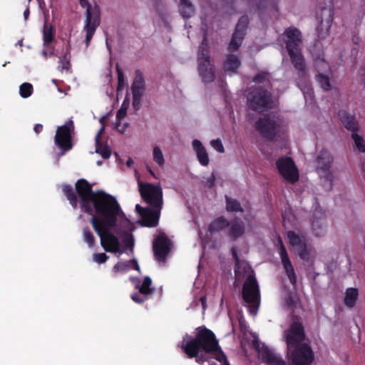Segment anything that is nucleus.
<instances>
[{"mask_svg":"<svg viewBox=\"0 0 365 365\" xmlns=\"http://www.w3.org/2000/svg\"><path fill=\"white\" fill-rule=\"evenodd\" d=\"M73 123L71 120L65 125L59 126L55 135L56 144L63 151L70 150L72 147L71 135L73 132Z\"/></svg>","mask_w":365,"mask_h":365,"instance_id":"nucleus-11","label":"nucleus"},{"mask_svg":"<svg viewBox=\"0 0 365 365\" xmlns=\"http://www.w3.org/2000/svg\"><path fill=\"white\" fill-rule=\"evenodd\" d=\"M42 128H43L42 125H41V124H37V125L34 127V131H35L36 133H39L42 130Z\"/></svg>","mask_w":365,"mask_h":365,"instance_id":"nucleus-51","label":"nucleus"},{"mask_svg":"<svg viewBox=\"0 0 365 365\" xmlns=\"http://www.w3.org/2000/svg\"><path fill=\"white\" fill-rule=\"evenodd\" d=\"M198 70L205 82L212 81L214 78L212 68L210 63L207 50L202 49L198 54Z\"/></svg>","mask_w":365,"mask_h":365,"instance_id":"nucleus-14","label":"nucleus"},{"mask_svg":"<svg viewBox=\"0 0 365 365\" xmlns=\"http://www.w3.org/2000/svg\"><path fill=\"white\" fill-rule=\"evenodd\" d=\"M287 239L295 252L303 260H309L314 257L315 251L312 247L307 245L303 235L289 231L287 232Z\"/></svg>","mask_w":365,"mask_h":365,"instance_id":"nucleus-8","label":"nucleus"},{"mask_svg":"<svg viewBox=\"0 0 365 365\" xmlns=\"http://www.w3.org/2000/svg\"><path fill=\"white\" fill-rule=\"evenodd\" d=\"M159 17L161 18L163 20L165 19L164 14H159Z\"/></svg>","mask_w":365,"mask_h":365,"instance_id":"nucleus-56","label":"nucleus"},{"mask_svg":"<svg viewBox=\"0 0 365 365\" xmlns=\"http://www.w3.org/2000/svg\"><path fill=\"white\" fill-rule=\"evenodd\" d=\"M219 362L220 363V365H225V364L222 361H219ZM209 365H217V364L215 362L211 361L209 363ZM228 365H230L229 362H228Z\"/></svg>","mask_w":365,"mask_h":365,"instance_id":"nucleus-54","label":"nucleus"},{"mask_svg":"<svg viewBox=\"0 0 365 365\" xmlns=\"http://www.w3.org/2000/svg\"><path fill=\"white\" fill-rule=\"evenodd\" d=\"M179 11L184 19H187L194 14L195 9L190 0H180Z\"/></svg>","mask_w":365,"mask_h":365,"instance_id":"nucleus-23","label":"nucleus"},{"mask_svg":"<svg viewBox=\"0 0 365 365\" xmlns=\"http://www.w3.org/2000/svg\"><path fill=\"white\" fill-rule=\"evenodd\" d=\"M170 240L163 233H160L153 244L155 255L159 261L165 260L170 250Z\"/></svg>","mask_w":365,"mask_h":365,"instance_id":"nucleus-17","label":"nucleus"},{"mask_svg":"<svg viewBox=\"0 0 365 365\" xmlns=\"http://www.w3.org/2000/svg\"><path fill=\"white\" fill-rule=\"evenodd\" d=\"M133 262H120L117 263L113 268V272L115 274L123 273L128 269L129 267L131 264H133Z\"/></svg>","mask_w":365,"mask_h":365,"instance_id":"nucleus-33","label":"nucleus"},{"mask_svg":"<svg viewBox=\"0 0 365 365\" xmlns=\"http://www.w3.org/2000/svg\"><path fill=\"white\" fill-rule=\"evenodd\" d=\"M304 339L302 324L294 321L286 331L288 365H311L313 362L314 352L309 344L303 342Z\"/></svg>","mask_w":365,"mask_h":365,"instance_id":"nucleus-2","label":"nucleus"},{"mask_svg":"<svg viewBox=\"0 0 365 365\" xmlns=\"http://www.w3.org/2000/svg\"><path fill=\"white\" fill-rule=\"evenodd\" d=\"M211 147L220 153L225 152V148L222 141L220 139H215L210 141Z\"/></svg>","mask_w":365,"mask_h":365,"instance_id":"nucleus-40","label":"nucleus"},{"mask_svg":"<svg viewBox=\"0 0 365 365\" xmlns=\"http://www.w3.org/2000/svg\"><path fill=\"white\" fill-rule=\"evenodd\" d=\"M106 120V117H102L100 119V122L102 125L101 129L99 130L98 133L96 135V153L100 154L103 158H108L110 156L111 150L108 146H103L100 143V137L103 134L104 129H105V122Z\"/></svg>","mask_w":365,"mask_h":365,"instance_id":"nucleus-21","label":"nucleus"},{"mask_svg":"<svg viewBox=\"0 0 365 365\" xmlns=\"http://www.w3.org/2000/svg\"><path fill=\"white\" fill-rule=\"evenodd\" d=\"M192 147L200 164L202 166H207L210 162L209 155L202 143L198 140H194L192 142Z\"/></svg>","mask_w":365,"mask_h":365,"instance_id":"nucleus-22","label":"nucleus"},{"mask_svg":"<svg viewBox=\"0 0 365 365\" xmlns=\"http://www.w3.org/2000/svg\"><path fill=\"white\" fill-rule=\"evenodd\" d=\"M83 240L91 247L94 245V237L90 230L84 229L83 231Z\"/></svg>","mask_w":365,"mask_h":365,"instance_id":"nucleus-37","label":"nucleus"},{"mask_svg":"<svg viewBox=\"0 0 365 365\" xmlns=\"http://www.w3.org/2000/svg\"><path fill=\"white\" fill-rule=\"evenodd\" d=\"M278 245L279 247V256L283 270L286 274L288 279L292 284H295L297 281V276L294 267L289 258L288 254L285 247L280 239H278Z\"/></svg>","mask_w":365,"mask_h":365,"instance_id":"nucleus-15","label":"nucleus"},{"mask_svg":"<svg viewBox=\"0 0 365 365\" xmlns=\"http://www.w3.org/2000/svg\"><path fill=\"white\" fill-rule=\"evenodd\" d=\"M267 75L266 73H260L255 78V81L261 82L267 78Z\"/></svg>","mask_w":365,"mask_h":365,"instance_id":"nucleus-49","label":"nucleus"},{"mask_svg":"<svg viewBox=\"0 0 365 365\" xmlns=\"http://www.w3.org/2000/svg\"><path fill=\"white\" fill-rule=\"evenodd\" d=\"M148 170L150 173V174L155 178H156L155 173L153 171V170L150 168H148Z\"/></svg>","mask_w":365,"mask_h":365,"instance_id":"nucleus-55","label":"nucleus"},{"mask_svg":"<svg viewBox=\"0 0 365 365\" xmlns=\"http://www.w3.org/2000/svg\"><path fill=\"white\" fill-rule=\"evenodd\" d=\"M62 190L64 192L65 195L67 197L68 200L70 201V203L74 208L77 207L78 201L77 199L73 192L72 188L69 185H63Z\"/></svg>","mask_w":365,"mask_h":365,"instance_id":"nucleus-29","label":"nucleus"},{"mask_svg":"<svg viewBox=\"0 0 365 365\" xmlns=\"http://www.w3.org/2000/svg\"><path fill=\"white\" fill-rule=\"evenodd\" d=\"M227 211H239L240 210V205L235 200L227 198Z\"/></svg>","mask_w":365,"mask_h":365,"instance_id":"nucleus-38","label":"nucleus"},{"mask_svg":"<svg viewBox=\"0 0 365 365\" xmlns=\"http://www.w3.org/2000/svg\"><path fill=\"white\" fill-rule=\"evenodd\" d=\"M277 167L283 178L290 182L294 183L299 180V171L293 160L289 158H282L277 162Z\"/></svg>","mask_w":365,"mask_h":365,"instance_id":"nucleus-9","label":"nucleus"},{"mask_svg":"<svg viewBox=\"0 0 365 365\" xmlns=\"http://www.w3.org/2000/svg\"><path fill=\"white\" fill-rule=\"evenodd\" d=\"M299 86L300 87L301 90L304 93L305 98H309L311 99L312 98V92L309 87H308L307 86H305L304 87H302V85L299 83Z\"/></svg>","mask_w":365,"mask_h":365,"instance_id":"nucleus-42","label":"nucleus"},{"mask_svg":"<svg viewBox=\"0 0 365 365\" xmlns=\"http://www.w3.org/2000/svg\"><path fill=\"white\" fill-rule=\"evenodd\" d=\"M96 163H97L98 165H101V162H100V161H98Z\"/></svg>","mask_w":365,"mask_h":365,"instance_id":"nucleus-59","label":"nucleus"},{"mask_svg":"<svg viewBox=\"0 0 365 365\" xmlns=\"http://www.w3.org/2000/svg\"><path fill=\"white\" fill-rule=\"evenodd\" d=\"M117 74H118V88H117V95L118 96L120 94V91H122L124 87L126 86V80L124 77L123 70L120 68L119 66H116Z\"/></svg>","mask_w":365,"mask_h":365,"instance_id":"nucleus-31","label":"nucleus"},{"mask_svg":"<svg viewBox=\"0 0 365 365\" xmlns=\"http://www.w3.org/2000/svg\"><path fill=\"white\" fill-rule=\"evenodd\" d=\"M207 354H206L205 352V354H197V356H195L194 358H195V361L198 364H203L205 361L207 360V357H206V355ZM212 355H214L213 358L215 357V354H211Z\"/></svg>","mask_w":365,"mask_h":365,"instance_id":"nucleus-45","label":"nucleus"},{"mask_svg":"<svg viewBox=\"0 0 365 365\" xmlns=\"http://www.w3.org/2000/svg\"><path fill=\"white\" fill-rule=\"evenodd\" d=\"M331 163V156L326 153L324 157L319 158L317 160V167L319 170H326L329 169Z\"/></svg>","mask_w":365,"mask_h":365,"instance_id":"nucleus-30","label":"nucleus"},{"mask_svg":"<svg viewBox=\"0 0 365 365\" xmlns=\"http://www.w3.org/2000/svg\"><path fill=\"white\" fill-rule=\"evenodd\" d=\"M81 6L86 9V19L83 31L86 32V43L88 46L96 29L100 25V10L96 4H90L88 0H82Z\"/></svg>","mask_w":365,"mask_h":365,"instance_id":"nucleus-7","label":"nucleus"},{"mask_svg":"<svg viewBox=\"0 0 365 365\" xmlns=\"http://www.w3.org/2000/svg\"><path fill=\"white\" fill-rule=\"evenodd\" d=\"M53 41V31L51 26H44L43 29V46H49Z\"/></svg>","mask_w":365,"mask_h":365,"instance_id":"nucleus-34","label":"nucleus"},{"mask_svg":"<svg viewBox=\"0 0 365 365\" xmlns=\"http://www.w3.org/2000/svg\"><path fill=\"white\" fill-rule=\"evenodd\" d=\"M129 106H130V100H129V97H128V93H127L120 108L127 111V110L129 108Z\"/></svg>","mask_w":365,"mask_h":365,"instance_id":"nucleus-47","label":"nucleus"},{"mask_svg":"<svg viewBox=\"0 0 365 365\" xmlns=\"http://www.w3.org/2000/svg\"><path fill=\"white\" fill-rule=\"evenodd\" d=\"M133 106L138 108L145 91L144 78L141 73H137L132 84Z\"/></svg>","mask_w":365,"mask_h":365,"instance_id":"nucleus-19","label":"nucleus"},{"mask_svg":"<svg viewBox=\"0 0 365 365\" xmlns=\"http://www.w3.org/2000/svg\"><path fill=\"white\" fill-rule=\"evenodd\" d=\"M252 346L256 350L259 356L261 357L262 361L268 365H286L285 361L277 356L266 345L261 344V342L257 338H255L252 341Z\"/></svg>","mask_w":365,"mask_h":365,"instance_id":"nucleus-10","label":"nucleus"},{"mask_svg":"<svg viewBox=\"0 0 365 365\" xmlns=\"http://www.w3.org/2000/svg\"><path fill=\"white\" fill-rule=\"evenodd\" d=\"M228 225H230V224L223 217H220L214 220L210 225L208 231L210 233L219 232Z\"/></svg>","mask_w":365,"mask_h":365,"instance_id":"nucleus-27","label":"nucleus"},{"mask_svg":"<svg viewBox=\"0 0 365 365\" xmlns=\"http://www.w3.org/2000/svg\"><path fill=\"white\" fill-rule=\"evenodd\" d=\"M358 298V290L354 288H349L346 290L344 296V304L348 307H352Z\"/></svg>","mask_w":365,"mask_h":365,"instance_id":"nucleus-25","label":"nucleus"},{"mask_svg":"<svg viewBox=\"0 0 365 365\" xmlns=\"http://www.w3.org/2000/svg\"><path fill=\"white\" fill-rule=\"evenodd\" d=\"M182 349L188 358H194L202 350L206 354H215L214 359L217 361H224L228 365V360L220 348L214 333L207 329H202L198 331L195 338L182 345Z\"/></svg>","mask_w":365,"mask_h":365,"instance_id":"nucleus-4","label":"nucleus"},{"mask_svg":"<svg viewBox=\"0 0 365 365\" xmlns=\"http://www.w3.org/2000/svg\"><path fill=\"white\" fill-rule=\"evenodd\" d=\"M152 159L159 167L162 168L165 164V158L159 145H155L152 148Z\"/></svg>","mask_w":365,"mask_h":365,"instance_id":"nucleus-24","label":"nucleus"},{"mask_svg":"<svg viewBox=\"0 0 365 365\" xmlns=\"http://www.w3.org/2000/svg\"><path fill=\"white\" fill-rule=\"evenodd\" d=\"M193 304H195L196 306L201 305L203 310L206 308V297L205 296H201L197 299H195L193 302Z\"/></svg>","mask_w":365,"mask_h":365,"instance_id":"nucleus-43","label":"nucleus"},{"mask_svg":"<svg viewBox=\"0 0 365 365\" xmlns=\"http://www.w3.org/2000/svg\"><path fill=\"white\" fill-rule=\"evenodd\" d=\"M29 8H27L24 12V19L26 20L29 17Z\"/></svg>","mask_w":365,"mask_h":365,"instance_id":"nucleus-52","label":"nucleus"},{"mask_svg":"<svg viewBox=\"0 0 365 365\" xmlns=\"http://www.w3.org/2000/svg\"><path fill=\"white\" fill-rule=\"evenodd\" d=\"M76 188L81 198V210L92 216L93 227L100 237L103 249L119 256L132 247L135 226L117 199L102 190L93 192L85 180H79Z\"/></svg>","mask_w":365,"mask_h":365,"instance_id":"nucleus-1","label":"nucleus"},{"mask_svg":"<svg viewBox=\"0 0 365 365\" xmlns=\"http://www.w3.org/2000/svg\"><path fill=\"white\" fill-rule=\"evenodd\" d=\"M284 40L287 49L296 69L302 71L304 68V60L300 53L299 45L302 42L301 33L296 29L289 28L284 33Z\"/></svg>","mask_w":365,"mask_h":365,"instance_id":"nucleus-6","label":"nucleus"},{"mask_svg":"<svg viewBox=\"0 0 365 365\" xmlns=\"http://www.w3.org/2000/svg\"><path fill=\"white\" fill-rule=\"evenodd\" d=\"M134 266H135V269H137V270L139 269V266L137 264H135Z\"/></svg>","mask_w":365,"mask_h":365,"instance_id":"nucleus-57","label":"nucleus"},{"mask_svg":"<svg viewBox=\"0 0 365 365\" xmlns=\"http://www.w3.org/2000/svg\"><path fill=\"white\" fill-rule=\"evenodd\" d=\"M248 21L245 16L242 17L237 26L235 31L232 36V38L230 43V48L231 49H237L240 47L242 43V39L245 36V31L247 26Z\"/></svg>","mask_w":365,"mask_h":365,"instance_id":"nucleus-20","label":"nucleus"},{"mask_svg":"<svg viewBox=\"0 0 365 365\" xmlns=\"http://www.w3.org/2000/svg\"><path fill=\"white\" fill-rule=\"evenodd\" d=\"M133 283L139 292L131 295L132 299L138 304L144 302L153 292V289L150 287L151 279L146 277L142 282L134 279Z\"/></svg>","mask_w":365,"mask_h":365,"instance_id":"nucleus-13","label":"nucleus"},{"mask_svg":"<svg viewBox=\"0 0 365 365\" xmlns=\"http://www.w3.org/2000/svg\"><path fill=\"white\" fill-rule=\"evenodd\" d=\"M33 92V86L29 83H24L19 88V93L24 98L29 97Z\"/></svg>","mask_w":365,"mask_h":365,"instance_id":"nucleus-32","label":"nucleus"},{"mask_svg":"<svg viewBox=\"0 0 365 365\" xmlns=\"http://www.w3.org/2000/svg\"><path fill=\"white\" fill-rule=\"evenodd\" d=\"M256 129L264 137L272 138L278 132L279 126L275 120L264 118L257 123Z\"/></svg>","mask_w":365,"mask_h":365,"instance_id":"nucleus-18","label":"nucleus"},{"mask_svg":"<svg viewBox=\"0 0 365 365\" xmlns=\"http://www.w3.org/2000/svg\"><path fill=\"white\" fill-rule=\"evenodd\" d=\"M128 127V123H127L126 120H118L116 119L114 123L115 129L117 130L120 133H123L126 130Z\"/></svg>","mask_w":365,"mask_h":365,"instance_id":"nucleus-39","label":"nucleus"},{"mask_svg":"<svg viewBox=\"0 0 365 365\" xmlns=\"http://www.w3.org/2000/svg\"><path fill=\"white\" fill-rule=\"evenodd\" d=\"M228 231V235L232 240H235L237 237L242 235L245 229L243 225L240 222H232L230 224Z\"/></svg>","mask_w":365,"mask_h":365,"instance_id":"nucleus-26","label":"nucleus"},{"mask_svg":"<svg viewBox=\"0 0 365 365\" xmlns=\"http://www.w3.org/2000/svg\"><path fill=\"white\" fill-rule=\"evenodd\" d=\"M133 160L131 159V158H129L128 160V161L126 162V165L128 166V167H130L133 164Z\"/></svg>","mask_w":365,"mask_h":365,"instance_id":"nucleus-53","label":"nucleus"},{"mask_svg":"<svg viewBox=\"0 0 365 365\" xmlns=\"http://www.w3.org/2000/svg\"><path fill=\"white\" fill-rule=\"evenodd\" d=\"M53 54V50L50 46H44V49L41 51V55L43 58L51 57Z\"/></svg>","mask_w":365,"mask_h":365,"instance_id":"nucleus-44","label":"nucleus"},{"mask_svg":"<svg viewBox=\"0 0 365 365\" xmlns=\"http://www.w3.org/2000/svg\"><path fill=\"white\" fill-rule=\"evenodd\" d=\"M315 66L319 71V74L316 76V79L319 83L321 88L324 91H329L332 88L330 79L327 74L324 72H327L329 70L328 63L323 59H318L315 62Z\"/></svg>","mask_w":365,"mask_h":365,"instance_id":"nucleus-16","label":"nucleus"},{"mask_svg":"<svg viewBox=\"0 0 365 365\" xmlns=\"http://www.w3.org/2000/svg\"><path fill=\"white\" fill-rule=\"evenodd\" d=\"M235 277L237 280L246 277L242 288V297L248 304L250 317H255L260 304V294L258 283L247 262L237 260Z\"/></svg>","mask_w":365,"mask_h":365,"instance_id":"nucleus-5","label":"nucleus"},{"mask_svg":"<svg viewBox=\"0 0 365 365\" xmlns=\"http://www.w3.org/2000/svg\"><path fill=\"white\" fill-rule=\"evenodd\" d=\"M108 259V256H107L105 253L94 254L93 256V261L98 264L104 263L107 261Z\"/></svg>","mask_w":365,"mask_h":365,"instance_id":"nucleus-41","label":"nucleus"},{"mask_svg":"<svg viewBox=\"0 0 365 365\" xmlns=\"http://www.w3.org/2000/svg\"><path fill=\"white\" fill-rule=\"evenodd\" d=\"M361 72L362 73H364V74H365V68H362V69L361 70Z\"/></svg>","mask_w":365,"mask_h":365,"instance_id":"nucleus-58","label":"nucleus"},{"mask_svg":"<svg viewBox=\"0 0 365 365\" xmlns=\"http://www.w3.org/2000/svg\"><path fill=\"white\" fill-rule=\"evenodd\" d=\"M250 106L256 110H261L268 108L270 104V98L261 88H255L247 94Z\"/></svg>","mask_w":365,"mask_h":365,"instance_id":"nucleus-12","label":"nucleus"},{"mask_svg":"<svg viewBox=\"0 0 365 365\" xmlns=\"http://www.w3.org/2000/svg\"><path fill=\"white\" fill-rule=\"evenodd\" d=\"M344 125L349 130H354L356 128L355 119L352 116L346 115L341 118Z\"/></svg>","mask_w":365,"mask_h":365,"instance_id":"nucleus-35","label":"nucleus"},{"mask_svg":"<svg viewBox=\"0 0 365 365\" xmlns=\"http://www.w3.org/2000/svg\"><path fill=\"white\" fill-rule=\"evenodd\" d=\"M59 63H62V66H61V71H68V70L70 63H69V61L68 60H65L63 61L60 60Z\"/></svg>","mask_w":365,"mask_h":365,"instance_id":"nucleus-48","label":"nucleus"},{"mask_svg":"<svg viewBox=\"0 0 365 365\" xmlns=\"http://www.w3.org/2000/svg\"><path fill=\"white\" fill-rule=\"evenodd\" d=\"M352 138L359 150L361 152H365V142L364 139L356 133L352 134Z\"/></svg>","mask_w":365,"mask_h":365,"instance_id":"nucleus-36","label":"nucleus"},{"mask_svg":"<svg viewBox=\"0 0 365 365\" xmlns=\"http://www.w3.org/2000/svg\"><path fill=\"white\" fill-rule=\"evenodd\" d=\"M214 180H215V177H214V175H211V176L207 179V181L206 182L207 185L209 186V187H211L213 183H214Z\"/></svg>","mask_w":365,"mask_h":365,"instance_id":"nucleus-50","label":"nucleus"},{"mask_svg":"<svg viewBox=\"0 0 365 365\" xmlns=\"http://www.w3.org/2000/svg\"><path fill=\"white\" fill-rule=\"evenodd\" d=\"M126 114H127V111L126 110H122V109L120 108L118 110L117 114H116V119L118 120H126L125 119Z\"/></svg>","mask_w":365,"mask_h":365,"instance_id":"nucleus-46","label":"nucleus"},{"mask_svg":"<svg viewBox=\"0 0 365 365\" xmlns=\"http://www.w3.org/2000/svg\"><path fill=\"white\" fill-rule=\"evenodd\" d=\"M240 65V63L238 58L234 55L228 56L225 63V69L232 72H235L239 68Z\"/></svg>","mask_w":365,"mask_h":365,"instance_id":"nucleus-28","label":"nucleus"},{"mask_svg":"<svg viewBox=\"0 0 365 365\" xmlns=\"http://www.w3.org/2000/svg\"><path fill=\"white\" fill-rule=\"evenodd\" d=\"M139 192L142 198L153 206V208H143L139 205L135 210L141 217L143 225L157 226L163 205V190L160 184L153 185L138 180Z\"/></svg>","mask_w":365,"mask_h":365,"instance_id":"nucleus-3","label":"nucleus"}]
</instances>
